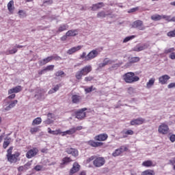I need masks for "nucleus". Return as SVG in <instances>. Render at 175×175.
<instances>
[{
    "mask_svg": "<svg viewBox=\"0 0 175 175\" xmlns=\"http://www.w3.org/2000/svg\"><path fill=\"white\" fill-rule=\"evenodd\" d=\"M35 170H36L37 172H40V170H42V166L41 165H36L34 167Z\"/></svg>",
    "mask_w": 175,
    "mask_h": 175,
    "instance_id": "052dcab7",
    "label": "nucleus"
},
{
    "mask_svg": "<svg viewBox=\"0 0 175 175\" xmlns=\"http://www.w3.org/2000/svg\"><path fill=\"white\" fill-rule=\"evenodd\" d=\"M38 152H39V149H38L37 148H33L32 149H30L26 153V157L28 159H31V158H33V157H36V155H38Z\"/></svg>",
    "mask_w": 175,
    "mask_h": 175,
    "instance_id": "423d86ee",
    "label": "nucleus"
},
{
    "mask_svg": "<svg viewBox=\"0 0 175 175\" xmlns=\"http://www.w3.org/2000/svg\"><path fill=\"white\" fill-rule=\"evenodd\" d=\"M92 80V77H86L85 78V81H91Z\"/></svg>",
    "mask_w": 175,
    "mask_h": 175,
    "instance_id": "338daca9",
    "label": "nucleus"
},
{
    "mask_svg": "<svg viewBox=\"0 0 175 175\" xmlns=\"http://www.w3.org/2000/svg\"><path fill=\"white\" fill-rule=\"evenodd\" d=\"M123 79L126 83L132 84V83H136V81H139L140 80V78L135 75L134 72H130L123 75Z\"/></svg>",
    "mask_w": 175,
    "mask_h": 175,
    "instance_id": "f257e3e1",
    "label": "nucleus"
},
{
    "mask_svg": "<svg viewBox=\"0 0 175 175\" xmlns=\"http://www.w3.org/2000/svg\"><path fill=\"white\" fill-rule=\"evenodd\" d=\"M170 142H172V143H174V142H175V135H170Z\"/></svg>",
    "mask_w": 175,
    "mask_h": 175,
    "instance_id": "13d9d810",
    "label": "nucleus"
},
{
    "mask_svg": "<svg viewBox=\"0 0 175 175\" xmlns=\"http://www.w3.org/2000/svg\"><path fill=\"white\" fill-rule=\"evenodd\" d=\"M31 165H32V161H29L24 165L20 166L18 167V172H25L31 167Z\"/></svg>",
    "mask_w": 175,
    "mask_h": 175,
    "instance_id": "ddd939ff",
    "label": "nucleus"
},
{
    "mask_svg": "<svg viewBox=\"0 0 175 175\" xmlns=\"http://www.w3.org/2000/svg\"><path fill=\"white\" fill-rule=\"evenodd\" d=\"M135 36H131L126 37L123 40V43H128V42H129V40H132V39H135Z\"/></svg>",
    "mask_w": 175,
    "mask_h": 175,
    "instance_id": "79ce46f5",
    "label": "nucleus"
},
{
    "mask_svg": "<svg viewBox=\"0 0 175 175\" xmlns=\"http://www.w3.org/2000/svg\"><path fill=\"white\" fill-rule=\"evenodd\" d=\"M154 84H155V78H150L149 81L146 83V88L148 90H150V88L154 86Z\"/></svg>",
    "mask_w": 175,
    "mask_h": 175,
    "instance_id": "b1692460",
    "label": "nucleus"
},
{
    "mask_svg": "<svg viewBox=\"0 0 175 175\" xmlns=\"http://www.w3.org/2000/svg\"><path fill=\"white\" fill-rule=\"evenodd\" d=\"M54 56H50V57H48L42 60H40L39 62V64L41 66H43V65H46V64H49V62H50V61H52L53 59H54Z\"/></svg>",
    "mask_w": 175,
    "mask_h": 175,
    "instance_id": "4be33fe9",
    "label": "nucleus"
},
{
    "mask_svg": "<svg viewBox=\"0 0 175 175\" xmlns=\"http://www.w3.org/2000/svg\"><path fill=\"white\" fill-rule=\"evenodd\" d=\"M139 61H140V57H131L129 60V64H136Z\"/></svg>",
    "mask_w": 175,
    "mask_h": 175,
    "instance_id": "473e14b6",
    "label": "nucleus"
},
{
    "mask_svg": "<svg viewBox=\"0 0 175 175\" xmlns=\"http://www.w3.org/2000/svg\"><path fill=\"white\" fill-rule=\"evenodd\" d=\"M17 53V49L14 48L13 49H8L5 51L6 55H10V54H16Z\"/></svg>",
    "mask_w": 175,
    "mask_h": 175,
    "instance_id": "e433bc0d",
    "label": "nucleus"
},
{
    "mask_svg": "<svg viewBox=\"0 0 175 175\" xmlns=\"http://www.w3.org/2000/svg\"><path fill=\"white\" fill-rule=\"evenodd\" d=\"M54 70V65H49L45 68V71Z\"/></svg>",
    "mask_w": 175,
    "mask_h": 175,
    "instance_id": "de8ad7c7",
    "label": "nucleus"
},
{
    "mask_svg": "<svg viewBox=\"0 0 175 175\" xmlns=\"http://www.w3.org/2000/svg\"><path fill=\"white\" fill-rule=\"evenodd\" d=\"M158 131L159 133L162 135H167V133L169 132V126H167V124L163 123L159 126Z\"/></svg>",
    "mask_w": 175,
    "mask_h": 175,
    "instance_id": "6e6552de",
    "label": "nucleus"
},
{
    "mask_svg": "<svg viewBox=\"0 0 175 175\" xmlns=\"http://www.w3.org/2000/svg\"><path fill=\"white\" fill-rule=\"evenodd\" d=\"M106 163V161L103 157H97L93 161V165L95 167H102Z\"/></svg>",
    "mask_w": 175,
    "mask_h": 175,
    "instance_id": "f03ea898",
    "label": "nucleus"
},
{
    "mask_svg": "<svg viewBox=\"0 0 175 175\" xmlns=\"http://www.w3.org/2000/svg\"><path fill=\"white\" fill-rule=\"evenodd\" d=\"M83 76H84V74H83L81 70L77 72L75 75V77L77 79V80H81V77H83Z\"/></svg>",
    "mask_w": 175,
    "mask_h": 175,
    "instance_id": "ea45409f",
    "label": "nucleus"
},
{
    "mask_svg": "<svg viewBox=\"0 0 175 175\" xmlns=\"http://www.w3.org/2000/svg\"><path fill=\"white\" fill-rule=\"evenodd\" d=\"M10 142H12L11 137L5 139V141L3 144V148H8V146H9V144H10Z\"/></svg>",
    "mask_w": 175,
    "mask_h": 175,
    "instance_id": "f704fd0d",
    "label": "nucleus"
},
{
    "mask_svg": "<svg viewBox=\"0 0 175 175\" xmlns=\"http://www.w3.org/2000/svg\"><path fill=\"white\" fill-rule=\"evenodd\" d=\"M63 165H65L66 163H69V162H72V159H70V157H64L62 159Z\"/></svg>",
    "mask_w": 175,
    "mask_h": 175,
    "instance_id": "c03bdc74",
    "label": "nucleus"
},
{
    "mask_svg": "<svg viewBox=\"0 0 175 175\" xmlns=\"http://www.w3.org/2000/svg\"><path fill=\"white\" fill-rule=\"evenodd\" d=\"M99 55V52L98 50L94 49L91 51L86 56V61H91V59H94V58H96Z\"/></svg>",
    "mask_w": 175,
    "mask_h": 175,
    "instance_id": "0eeeda50",
    "label": "nucleus"
},
{
    "mask_svg": "<svg viewBox=\"0 0 175 175\" xmlns=\"http://www.w3.org/2000/svg\"><path fill=\"white\" fill-rule=\"evenodd\" d=\"M66 152L67 154L72 155V157H79V150H77V149H75L73 148H68L66 149Z\"/></svg>",
    "mask_w": 175,
    "mask_h": 175,
    "instance_id": "f8f14e48",
    "label": "nucleus"
},
{
    "mask_svg": "<svg viewBox=\"0 0 175 175\" xmlns=\"http://www.w3.org/2000/svg\"><path fill=\"white\" fill-rule=\"evenodd\" d=\"M94 90H95L94 89V87L91 86V87L85 88V92L86 94H90V92H92Z\"/></svg>",
    "mask_w": 175,
    "mask_h": 175,
    "instance_id": "a18cd8bd",
    "label": "nucleus"
},
{
    "mask_svg": "<svg viewBox=\"0 0 175 175\" xmlns=\"http://www.w3.org/2000/svg\"><path fill=\"white\" fill-rule=\"evenodd\" d=\"M18 14L19 16H21V17H24V16H25V12H24V11L23 10H19Z\"/></svg>",
    "mask_w": 175,
    "mask_h": 175,
    "instance_id": "bf43d9fd",
    "label": "nucleus"
},
{
    "mask_svg": "<svg viewBox=\"0 0 175 175\" xmlns=\"http://www.w3.org/2000/svg\"><path fill=\"white\" fill-rule=\"evenodd\" d=\"M81 46H74L67 51V54L72 55V54H75L77 51L81 50Z\"/></svg>",
    "mask_w": 175,
    "mask_h": 175,
    "instance_id": "6ab92c4d",
    "label": "nucleus"
},
{
    "mask_svg": "<svg viewBox=\"0 0 175 175\" xmlns=\"http://www.w3.org/2000/svg\"><path fill=\"white\" fill-rule=\"evenodd\" d=\"M22 90H23V88L20 85H18V86H16L15 88L10 89L8 90V94H9V95H10L12 94H17V93L21 92Z\"/></svg>",
    "mask_w": 175,
    "mask_h": 175,
    "instance_id": "dca6fc26",
    "label": "nucleus"
},
{
    "mask_svg": "<svg viewBox=\"0 0 175 175\" xmlns=\"http://www.w3.org/2000/svg\"><path fill=\"white\" fill-rule=\"evenodd\" d=\"M170 58L171 59H175V53L172 52L170 55Z\"/></svg>",
    "mask_w": 175,
    "mask_h": 175,
    "instance_id": "0e129e2a",
    "label": "nucleus"
},
{
    "mask_svg": "<svg viewBox=\"0 0 175 175\" xmlns=\"http://www.w3.org/2000/svg\"><path fill=\"white\" fill-rule=\"evenodd\" d=\"M167 36H169L170 38H174L175 37V30L169 31L167 33Z\"/></svg>",
    "mask_w": 175,
    "mask_h": 175,
    "instance_id": "09e8293b",
    "label": "nucleus"
},
{
    "mask_svg": "<svg viewBox=\"0 0 175 175\" xmlns=\"http://www.w3.org/2000/svg\"><path fill=\"white\" fill-rule=\"evenodd\" d=\"M68 28H69V25H68V24L60 25L57 32V33L64 32V31H67Z\"/></svg>",
    "mask_w": 175,
    "mask_h": 175,
    "instance_id": "a878e982",
    "label": "nucleus"
},
{
    "mask_svg": "<svg viewBox=\"0 0 175 175\" xmlns=\"http://www.w3.org/2000/svg\"><path fill=\"white\" fill-rule=\"evenodd\" d=\"M63 75H65V72H64V71H62V70H59L55 73V76H57V77H59L60 76H63Z\"/></svg>",
    "mask_w": 175,
    "mask_h": 175,
    "instance_id": "3c124183",
    "label": "nucleus"
},
{
    "mask_svg": "<svg viewBox=\"0 0 175 175\" xmlns=\"http://www.w3.org/2000/svg\"><path fill=\"white\" fill-rule=\"evenodd\" d=\"M78 32L79 31H77V29H72V30L68 31L66 33V36L69 38L70 36H76Z\"/></svg>",
    "mask_w": 175,
    "mask_h": 175,
    "instance_id": "c85d7f7f",
    "label": "nucleus"
},
{
    "mask_svg": "<svg viewBox=\"0 0 175 175\" xmlns=\"http://www.w3.org/2000/svg\"><path fill=\"white\" fill-rule=\"evenodd\" d=\"M173 51H175L174 48H169V49H166L164 51L165 54H169V53H173Z\"/></svg>",
    "mask_w": 175,
    "mask_h": 175,
    "instance_id": "49530a36",
    "label": "nucleus"
},
{
    "mask_svg": "<svg viewBox=\"0 0 175 175\" xmlns=\"http://www.w3.org/2000/svg\"><path fill=\"white\" fill-rule=\"evenodd\" d=\"M172 16H167V15H163L162 16V18H164L166 21H168L169 23H170V18Z\"/></svg>",
    "mask_w": 175,
    "mask_h": 175,
    "instance_id": "603ef678",
    "label": "nucleus"
},
{
    "mask_svg": "<svg viewBox=\"0 0 175 175\" xmlns=\"http://www.w3.org/2000/svg\"><path fill=\"white\" fill-rule=\"evenodd\" d=\"M142 175H155V172H154L153 170H147L146 171H144Z\"/></svg>",
    "mask_w": 175,
    "mask_h": 175,
    "instance_id": "4c0bfd02",
    "label": "nucleus"
},
{
    "mask_svg": "<svg viewBox=\"0 0 175 175\" xmlns=\"http://www.w3.org/2000/svg\"><path fill=\"white\" fill-rule=\"evenodd\" d=\"M61 87V84L56 85L54 88H53L55 92H57L58 90H59V88Z\"/></svg>",
    "mask_w": 175,
    "mask_h": 175,
    "instance_id": "5fc2aeb1",
    "label": "nucleus"
},
{
    "mask_svg": "<svg viewBox=\"0 0 175 175\" xmlns=\"http://www.w3.org/2000/svg\"><path fill=\"white\" fill-rule=\"evenodd\" d=\"M74 133H76V127H72L69 130H67L64 132H62L61 135L62 136H66V135H73Z\"/></svg>",
    "mask_w": 175,
    "mask_h": 175,
    "instance_id": "5701e85b",
    "label": "nucleus"
},
{
    "mask_svg": "<svg viewBox=\"0 0 175 175\" xmlns=\"http://www.w3.org/2000/svg\"><path fill=\"white\" fill-rule=\"evenodd\" d=\"M132 27L136 28L139 31H144V29H146V27L143 25V21L140 20L134 21L132 24Z\"/></svg>",
    "mask_w": 175,
    "mask_h": 175,
    "instance_id": "7ed1b4c3",
    "label": "nucleus"
},
{
    "mask_svg": "<svg viewBox=\"0 0 175 175\" xmlns=\"http://www.w3.org/2000/svg\"><path fill=\"white\" fill-rule=\"evenodd\" d=\"M71 100L72 103L75 105H79L83 100V96L79 94H72L71 96Z\"/></svg>",
    "mask_w": 175,
    "mask_h": 175,
    "instance_id": "39448f33",
    "label": "nucleus"
},
{
    "mask_svg": "<svg viewBox=\"0 0 175 175\" xmlns=\"http://www.w3.org/2000/svg\"><path fill=\"white\" fill-rule=\"evenodd\" d=\"M36 132H39V126L31 127L30 129V133L33 135V133H36Z\"/></svg>",
    "mask_w": 175,
    "mask_h": 175,
    "instance_id": "37998d69",
    "label": "nucleus"
},
{
    "mask_svg": "<svg viewBox=\"0 0 175 175\" xmlns=\"http://www.w3.org/2000/svg\"><path fill=\"white\" fill-rule=\"evenodd\" d=\"M167 88H175V83H171L167 85Z\"/></svg>",
    "mask_w": 175,
    "mask_h": 175,
    "instance_id": "e2e57ef3",
    "label": "nucleus"
},
{
    "mask_svg": "<svg viewBox=\"0 0 175 175\" xmlns=\"http://www.w3.org/2000/svg\"><path fill=\"white\" fill-rule=\"evenodd\" d=\"M104 6L105 3H103V2L96 3L92 5V10H98V9H102Z\"/></svg>",
    "mask_w": 175,
    "mask_h": 175,
    "instance_id": "393cba45",
    "label": "nucleus"
},
{
    "mask_svg": "<svg viewBox=\"0 0 175 175\" xmlns=\"http://www.w3.org/2000/svg\"><path fill=\"white\" fill-rule=\"evenodd\" d=\"M48 132L51 135H61V133H62V131H61L60 129H57V130H55V131H52L51 129H50V128L48 129Z\"/></svg>",
    "mask_w": 175,
    "mask_h": 175,
    "instance_id": "2f4dec72",
    "label": "nucleus"
},
{
    "mask_svg": "<svg viewBox=\"0 0 175 175\" xmlns=\"http://www.w3.org/2000/svg\"><path fill=\"white\" fill-rule=\"evenodd\" d=\"M106 16H107V14H106V12H105V11H100L97 14V17L98 18H105Z\"/></svg>",
    "mask_w": 175,
    "mask_h": 175,
    "instance_id": "58836bf2",
    "label": "nucleus"
},
{
    "mask_svg": "<svg viewBox=\"0 0 175 175\" xmlns=\"http://www.w3.org/2000/svg\"><path fill=\"white\" fill-rule=\"evenodd\" d=\"M40 124H42V118L38 117L33 120L31 125L35 126V125H40Z\"/></svg>",
    "mask_w": 175,
    "mask_h": 175,
    "instance_id": "7c9ffc66",
    "label": "nucleus"
},
{
    "mask_svg": "<svg viewBox=\"0 0 175 175\" xmlns=\"http://www.w3.org/2000/svg\"><path fill=\"white\" fill-rule=\"evenodd\" d=\"M94 159H95V156H92L86 160V162L87 163H90V162L94 161Z\"/></svg>",
    "mask_w": 175,
    "mask_h": 175,
    "instance_id": "864d4df0",
    "label": "nucleus"
},
{
    "mask_svg": "<svg viewBox=\"0 0 175 175\" xmlns=\"http://www.w3.org/2000/svg\"><path fill=\"white\" fill-rule=\"evenodd\" d=\"M89 146H91L92 147H100L103 144L102 142H96L94 140H90L88 142Z\"/></svg>",
    "mask_w": 175,
    "mask_h": 175,
    "instance_id": "bb28decb",
    "label": "nucleus"
},
{
    "mask_svg": "<svg viewBox=\"0 0 175 175\" xmlns=\"http://www.w3.org/2000/svg\"><path fill=\"white\" fill-rule=\"evenodd\" d=\"M81 129H83V126H81L75 127V132H76L77 131H81Z\"/></svg>",
    "mask_w": 175,
    "mask_h": 175,
    "instance_id": "774afa93",
    "label": "nucleus"
},
{
    "mask_svg": "<svg viewBox=\"0 0 175 175\" xmlns=\"http://www.w3.org/2000/svg\"><path fill=\"white\" fill-rule=\"evenodd\" d=\"M125 151H128V148L125 146H121L119 149H116L115 152H113V157H118L122 152H125Z\"/></svg>",
    "mask_w": 175,
    "mask_h": 175,
    "instance_id": "1a4fd4ad",
    "label": "nucleus"
},
{
    "mask_svg": "<svg viewBox=\"0 0 175 175\" xmlns=\"http://www.w3.org/2000/svg\"><path fill=\"white\" fill-rule=\"evenodd\" d=\"M107 134H100L98 135H96L94 139L95 140H97L98 142H105V140H107Z\"/></svg>",
    "mask_w": 175,
    "mask_h": 175,
    "instance_id": "412c9836",
    "label": "nucleus"
},
{
    "mask_svg": "<svg viewBox=\"0 0 175 175\" xmlns=\"http://www.w3.org/2000/svg\"><path fill=\"white\" fill-rule=\"evenodd\" d=\"M85 110H87V108H83L81 109H79L76 113V118L78 120H83V118H85Z\"/></svg>",
    "mask_w": 175,
    "mask_h": 175,
    "instance_id": "9d476101",
    "label": "nucleus"
},
{
    "mask_svg": "<svg viewBox=\"0 0 175 175\" xmlns=\"http://www.w3.org/2000/svg\"><path fill=\"white\" fill-rule=\"evenodd\" d=\"M137 9L139 8H131L128 11V13H135V12H136Z\"/></svg>",
    "mask_w": 175,
    "mask_h": 175,
    "instance_id": "6e6d98bb",
    "label": "nucleus"
},
{
    "mask_svg": "<svg viewBox=\"0 0 175 175\" xmlns=\"http://www.w3.org/2000/svg\"><path fill=\"white\" fill-rule=\"evenodd\" d=\"M146 120L142 118H139L135 120H133L131 122V125H142V124H144Z\"/></svg>",
    "mask_w": 175,
    "mask_h": 175,
    "instance_id": "2eb2a0df",
    "label": "nucleus"
},
{
    "mask_svg": "<svg viewBox=\"0 0 175 175\" xmlns=\"http://www.w3.org/2000/svg\"><path fill=\"white\" fill-rule=\"evenodd\" d=\"M91 70H92V67L90 65L88 66H85V67H83L81 71L83 73V76H87L88 74L90 73V72H91Z\"/></svg>",
    "mask_w": 175,
    "mask_h": 175,
    "instance_id": "aec40b11",
    "label": "nucleus"
},
{
    "mask_svg": "<svg viewBox=\"0 0 175 175\" xmlns=\"http://www.w3.org/2000/svg\"><path fill=\"white\" fill-rule=\"evenodd\" d=\"M80 170V165L78 163L75 162L73 163L72 167L70 171V174H75V173H77Z\"/></svg>",
    "mask_w": 175,
    "mask_h": 175,
    "instance_id": "f3484780",
    "label": "nucleus"
},
{
    "mask_svg": "<svg viewBox=\"0 0 175 175\" xmlns=\"http://www.w3.org/2000/svg\"><path fill=\"white\" fill-rule=\"evenodd\" d=\"M113 64V61L109 59V58H105L103 63L98 64V69H102V68H105L106 65H110Z\"/></svg>",
    "mask_w": 175,
    "mask_h": 175,
    "instance_id": "4468645a",
    "label": "nucleus"
},
{
    "mask_svg": "<svg viewBox=\"0 0 175 175\" xmlns=\"http://www.w3.org/2000/svg\"><path fill=\"white\" fill-rule=\"evenodd\" d=\"M81 59H85V61H87V53L85 52H83L81 55H80Z\"/></svg>",
    "mask_w": 175,
    "mask_h": 175,
    "instance_id": "8fccbe9b",
    "label": "nucleus"
},
{
    "mask_svg": "<svg viewBox=\"0 0 175 175\" xmlns=\"http://www.w3.org/2000/svg\"><path fill=\"white\" fill-rule=\"evenodd\" d=\"M12 150H13V148L12 147H10L8 150V151H7V157L8 156V155H12Z\"/></svg>",
    "mask_w": 175,
    "mask_h": 175,
    "instance_id": "680f3d73",
    "label": "nucleus"
},
{
    "mask_svg": "<svg viewBox=\"0 0 175 175\" xmlns=\"http://www.w3.org/2000/svg\"><path fill=\"white\" fill-rule=\"evenodd\" d=\"M18 157H20V153L16 152L15 154L8 155L7 158L9 162L13 163L14 162H17V158H18Z\"/></svg>",
    "mask_w": 175,
    "mask_h": 175,
    "instance_id": "9b49d317",
    "label": "nucleus"
},
{
    "mask_svg": "<svg viewBox=\"0 0 175 175\" xmlns=\"http://www.w3.org/2000/svg\"><path fill=\"white\" fill-rule=\"evenodd\" d=\"M122 134L123 135V137H128L129 135H133V131L127 130L122 131Z\"/></svg>",
    "mask_w": 175,
    "mask_h": 175,
    "instance_id": "72a5a7b5",
    "label": "nucleus"
},
{
    "mask_svg": "<svg viewBox=\"0 0 175 175\" xmlns=\"http://www.w3.org/2000/svg\"><path fill=\"white\" fill-rule=\"evenodd\" d=\"M150 47V43L146 42L144 44H137V46H135L133 50V51H143V50H146L147 49H148Z\"/></svg>",
    "mask_w": 175,
    "mask_h": 175,
    "instance_id": "20e7f679",
    "label": "nucleus"
},
{
    "mask_svg": "<svg viewBox=\"0 0 175 175\" xmlns=\"http://www.w3.org/2000/svg\"><path fill=\"white\" fill-rule=\"evenodd\" d=\"M151 19L153 20V21H159V20H162V16L154 14L151 16Z\"/></svg>",
    "mask_w": 175,
    "mask_h": 175,
    "instance_id": "c9c22d12",
    "label": "nucleus"
},
{
    "mask_svg": "<svg viewBox=\"0 0 175 175\" xmlns=\"http://www.w3.org/2000/svg\"><path fill=\"white\" fill-rule=\"evenodd\" d=\"M16 103H18V101L17 100L11 101L9 105L5 107V110L7 111H9V110H10L11 109H13V107L16 106Z\"/></svg>",
    "mask_w": 175,
    "mask_h": 175,
    "instance_id": "cd10ccee",
    "label": "nucleus"
},
{
    "mask_svg": "<svg viewBox=\"0 0 175 175\" xmlns=\"http://www.w3.org/2000/svg\"><path fill=\"white\" fill-rule=\"evenodd\" d=\"M14 3V2H13V1H10L8 4V9L9 12H10L11 13H12V12H13Z\"/></svg>",
    "mask_w": 175,
    "mask_h": 175,
    "instance_id": "a19ab883",
    "label": "nucleus"
},
{
    "mask_svg": "<svg viewBox=\"0 0 175 175\" xmlns=\"http://www.w3.org/2000/svg\"><path fill=\"white\" fill-rule=\"evenodd\" d=\"M142 166H144L145 167H151V166H155V165H154L152 161L148 160V161H144L142 163Z\"/></svg>",
    "mask_w": 175,
    "mask_h": 175,
    "instance_id": "c756f323",
    "label": "nucleus"
},
{
    "mask_svg": "<svg viewBox=\"0 0 175 175\" xmlns=\"http://www.w3.org/2000/svg\"><path fill=\"white\" fill-rule=\"evenodd\" d=\"M68 38H69L68 36H66V33L65 36H63L62 38H61V40L62 41H65L68 39Z\"/></svg>",
    "mask_w": 175,
    "mask_h": 175,
    "instance_id": "69168bd1",
    "label": "nucleus"
},
{
    "mask_svg": "<svg viewBox=\"0 0 175 175\" xmlns=\"http://www.w3.org/2000/svg\"><path fill=\"white\" fill-rule=\"evenodd\" d=\"M46 69L44 68L40 71H38V75H40V76H42V75H44L46 73Z\"/></svg>",
    "mask_w": 175,
    "mask_h": 175,
    "instance_id": "4d7b16f0",
    "label": "nucleus"
},
{
    "mask_svg": "<svg viewBox=\"0 0 175 175\" xmlns=\"http://www.w3.org/2000/svg\"><path fill=\"white\" fill-rule=\"evenodd\" d=\"M170 79V77H169V75H165L159 78V82L160 83V84H166Z\"/></svg>",
    "mask_w": 175,
    "mask_h": 175,
    "instance_id": "a211bd4d",
    "label": "nucleus"
}]
</instances>
